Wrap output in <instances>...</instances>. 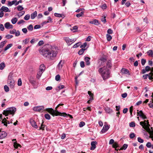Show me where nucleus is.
I'll use <instances>...</instances> for the list:
<instances>
[{
  "mask_svg": "<svg viewBox=\"0 0 153 153\" xmlns=\"http://www.w3.org/2000/svg\"><path fill=\"white\" fill-rule=\"evenodd\" d=\"M39 51L44 56L51 60L56 57L57 55L56 49L50 45H48L47 47L41 49Z\"/></svg>",
  "mask_w": 153,
  "mask_h": 153,
  "instance_id": "nucleus-1",
  "label": "nucleus"
},
{
  "mask_svg": "<svg viewBox=\"0 0 153 153\" xmlns=\"http://www.w3.org/2000/svg\"><path fill=\"white\" fill-rule=\"evenodd\" d=\"M98 72L101 74L104 80L107 79L110 77V73L109 70L105 66L99 68Z\"/></svg>",
  "mask_w": 153,
  "mask_h": 153,
  "instance_id": "nucleus-2",
  "label": "nucleus"
},
{
  "mask_svg": "<svg viewBox=\"0 0 153 153\" xmlns=\"http://www.w3.org/2000/svg\"><path fill=\"white\" fill-rule=\"evenodd\" d=\"M46 110L50 113L53 116H60L64 117H66L68 115L71 118H73L72 116L69 114H67L65 113H61L59 112L58 111H56V112L54 111V110L52 108H46Z\"/></svg>",
  "mask_w": 153,
  "mask_h": 153,
  "instance_id": "nucleus-3",
  "label": "nucleus"
},
{
  "mask_svg": "<svg viewBox=\"0 0 153 153\" xmlns=\"http://www.w3.org/2000/svg\"><path fill=\"white\" fill-rule=\"evenodd\" d=\"M16 108L14 107L8 108L5 110H4L3 114L5 116H7L9 114H12L13 115H14L15 112L16 111Z\"/></svg>",
  "mask_w": 153,
  "mask_h": 153,
  "instance_id": "nucleus-4",
  "label": "nucleus"
},
{
  "mask_svg": "<svg viewBox=\"0 0 153 153\" xmlns=\"http://www.w3.org/2000/svg\"><path fill=\"white\" fill-rule=\"evenodd\" d=\"M143 78L144 79H146L148 76L149 79L150 80H152L153 79V68H152L151 70V72L149 74H145L143 75Z\"/></svg>",
  "mask_w": 153,
  "mask_h": 153,
  "instance_id": "nucleus-5",
  "label": "nucleus"
},
{
  "mask_svg": "<svg viewBox=\"0 0 153 153\" xmlns=\"http://www.w3.org/2000/svg\"><path fill=\"white\" fill-rule=\"evenodd\" d=\"M64 39L66 41V42L68 45H71L72 43L75 41L74 39H70L68 37H65Z\"/></svg>",
  "mask_w": 153,
  "mask_h": 153,
  "instance_id": "nucleus-6",
  "label": "nucleus"
},
{
  "mask_svg": "<svg viewBox=\"0 0 153 153\" xmlns=\"http://www.w3.org/2000/svg\"><path fill=\"white\" fill-rule=\"evenodd\" d=\"M138 110H137V115L141 117L143 119H147V118L146 116L144 114L142 110H140L138 111Z\"/></svg>",
  "mask_w": 153,
  "mask_h": 153,
  "instance_id": "nucleus-7",
  "label": "nucleus"
},
{
  "mask_svg": "<svg viewBox=\"0 0 153 153\" xmlns=\"http://www.w3.org/2000/svg\"><path fill=\"white\" fill-rule=\"evenodd\" d=\"M44 107L43 106H37L33 108V110L34 111H40L44 109Z\"/></svg>",
  "mask_w": 153,
  "mask_h": 153,
  "instance_id": "nucleus-8",
  "label": "nucleus"
},
{
  "mask_svg": "<svg viewBox=\"0 0 153 153\" xmlns=\"http://www.w3.org/2000/svg\"><path fill=\"white\" fill-rule=\"evenodd\" d=\"M28 80L30 83L33 85H35L36 83V81L34 80V77L32 76H30L28 78Z\"/></svg>",
  "mask_w": 153,
  "mask_h": 153,
  "instance_id": "nucleus-9",
  "label": "nucleus"
},
{
  "mask_svg": "<svg viewBox=\"0 0 153 153\" xmlns=\"http://www.w3.org/2000/svg\"><path fill=\"white\" fill-rule=\"evenodd\" d=\"M97 144V142L96 141H92L91 143V147L90 149L91 150H94L96 148V145Z\"/></svg>",
  "mask_w": 153,
  "mask_h": 153,
  "instance_id": "nucleus-10",
  "label": "nucleus"
},
{
  "mask_svg": "<svg viewBox=\"0 0 153 153\" xmlns=\"http://www.w3.org/2000/svg\"><path fill=\"white\" fill-rule=\"evenodd\" d=\"M109 128V127L108 125H104L103 128L101 131V133H103L106 132Z\"/></svg>",
  "mask_w": 153,
  "mask_h": 153,
  "instance_id": "nucleus-11",
  "label": "nucleus"
},
{
  "mask_svg": "<svg viewBox=\"0 0 153 153\" xmlns=\"http://www.w3.org/2000/svg\"><path fill=\"white\" fill-rule=\"evenodd\" d=\"M7 83L9 84V86L11 88H13L14 87L15 85V82L14 80H11L9 82H7Z\"/></svg>",
  "mask_w": 153,
  "mask_h": 153,
  "instance_id": "nucleus-12",
  "label": "nucleus"
},
{
  "mask_svg": "<svg viewBox=\"0 0 153 153\" xmlns=\"http://www.w3.org/2000/svg\"><path fill=\"white\" fill-rule=\"evenodd\" d=\"M0 11L1 12L4 11L5 12H10V10L9 8L4 6H2L0 9Z\"/></svg>",
  "mask_w": 153,
  "mask_h": 153,
  "instance_id": "nucleus-13",
  "label": "nucleus"
},
{
  "mask_svg": "<svg viewBox=\"0 0 153 153\" xmlns=\"http://www.w3.org/2000/svg\"><path fill=\"white\" fill-rule=\"evenodd\" d=\"M5 27L7 29H12L13 27L12 25L10 24L9 22H7L4 24Z\"/></svg>",
  "mask_w": 153,
  "mask_h": 153,
  "instance_id": "nucleus-14",
  "label": "nucleus"
},
{
  "mask_svg": "<svg viewBox=\"0 0 153 153\" xmlns=\"http://www.w3.org/2000/svg\"><path fill=\"white\" fill-rule=\"evenodd\" d=\"M30 123L31 126L33 127L37 128L38 127L37 125L36 122L33 120H30Z\"/></svg>",
  "mask_w": 153,
  "mask_h": 153,
  "instance_id": "nucleus-15",
  "label": "nucleus"
},
{
  "mask_svg": "<svg viewBox=\"0 0 153 153\" xmlns=\"http://www.w3.org/2000/svg\"><path fill=\"white\" fill-rule=\"evenodd\" d=\"M148 122V126H150V125L149 124V122L148 120H145L144 122L141 121L140 122V124L143 127V128H144V127L145 126H146V122Z\"/></svg>",
  "mask_w": 153,
  "mask_h": 153,
  "instance_id": "nucleus-16",
  "label": "nucleus"
},
{
  "mask_svg": "<svg viewBox=\"0 0 153 153\" xmlns=\"http://www.w3.org/2000/svg\"><path fill=\"white\" fill-rule=\"evenodd\" d=\"M64 61H62V60H61L59 62L58 65V68L59 69H61L63 66V65L64 64Z\"/></svg>",
  "mask_w": 153,
  "mask_h": 153,
  "instance_id": "nucleus-17",
  "label": "nucleus"
},
{
  "mask_svg": "<svg viewBox=\"0 0 153 153\" xmlns=\"http://www.w3.org/2000/svg\"><path fill=\"white\" fill-rule=\"evenodd\" d=\"M90 58L88 57H86L85 58V60L86 62V65H89L90 64V62L89 61Z\"/></svg>",
  "mask_w": 153,
  "mask_h": 153,
  "instance_id": "nucleus-18",
  "label": "nucleus"
},
{
  "mask_svg": "<svg viewBox=\"0 0 153 153\" xmlns=\"http://www.w3.org/2000/svg\"><path fill=\"white\" fill-rule=\"evenodd\" d=\"M89 22L91 24H94L96 25H98L99 24L98 20L96 19H94V20L90 21Z\"/></svg>",
  "mask_w": 153,
  "mask_h": 153,
  "instance_id": "nucleus-19",
  "label": "nucleus"
},
{
  "mask_svg": "<svg viewBox=\"0 0 153 153\" xmlns=\"http://www.w3.org/2000/svg\"><path fill=\"white\" fill-rule=\"evenodd\" d=\"M1 122V124H4V126H7V120L6 118H4L2 121L0 120V123Z\"/></svg>",
  "mask_w": 153,
  "mask_h": 153,
  "instance_id": "nucleus-20",
  "label": "nucleus"
},
{
  "mask_svg": "<svg viewBox=\"0 0 153 153\" xmlns=\"http://www.w3.org/2000/svg\"><path fill=\"white\" fill-rule=\"evenodd\" d=\"M122 73L124 74H127L129 73L128 70L125 68H123L121 70Z\"/></svg>",
  "mask_w": 153,
  "mask_h": 153,
  "instance_id": "nucleus-21",
  "label": "nucleus"
},
{
  "mask_svg": "<svg viewBox=\"0 0 153 153\" xmlns=\"http://www.w3.org/2000/svg\"><path fill=\"white\" fill-rule=\"evenodd\" d=\"M107 59L104 57H102L100 59V60L101 61V65H103L106 61Z\"/></svg>",
  "mask_w": 153,
  "mask_h": 153,
  "instance_id": "nucleus-22",
  "label": "nucleus"
},
{
  "mask_svg": "<svg viewBox=\"0 0 153 153\" xmlns=\"http://www.w3.org/2000/svg\"><path fill=\"white\" fill-rule=\"evenodd\" d=\"M105 110L107 113H111L113 112L112 109L108 107L105 108Z\"/></svg>",
  "mask_w": 153,
  "mask_h": 153,
  "instance_id": "nucleus-23",
  "label": "nucleus"
},
{
  "mask_svg": "<svg viewBox=\"0 0 153 153\" xmlns=\"http://www.w3.org/2000/svg\"><path fill=\"white\" fill-rule=\"evenodd\" d=\"M37 12L36 11H35L33 13H32L31 15V18L32 19H34L37 16Z\"/></svg>",
  "mask_w": 153,
  "mask_h": 153,
  "instance_id": "nucleus-24",
  "label": "nucleus"
},
{
  "mask_svg": "<svg viewBox=\"0 0 153 153\" xmlns=\"http://www.w3.org/2000/svg\"><path fill=\"white\" fill-rule=\"evenodd\" d=\"M45 67L44 64L41 65L39 67V71L43 72L45 70Z\"/></svg>",
  "mask_w": 153,
  "mask_h": 153,
  "instance_id": "nucleus-25",
  "label": "nucleus"
},
{
  "mask_svg": "<svg viewBox=\"0 0 153 153\" xmlns=\"http://www.w3.org/2000/svg\"><path fill=\"white\" fill-rule=\"evenodd\" d=\"M17 1L16 0H13L12 1H9L8 2V6H11L12 5L14 4H15V3Z\"/></svg>",
  "mask_w": 153,
  "mask_h": 153,
  "instance_id": "nucleus-26",
  "label": "nucleus"
},
{
  "mask_svg": "<svg viewBox=\"0 0 153 153\" xmlns=\"http://www.w3.org/2000/svg\"><path fill=\"white\" fill-rule=\"evenodd\" d=\"M147 53L149 56L153 57V51L151 50H149L147 52Z\"/></svg>",
  "mask_w": 153,
  "mask_h": 153,
  "instance_id": "nucleus-27",
  "label": "nucleus"
},
{
  "mask_svg": "<svg viewBox=\"0 0 153 153\" xmlns=\"http://www.w3.org/2000/svg\"><path fill=\"white\" fill-rule=\"evenodd\" d=\"M7 42V41L6 40L1 42L0 44V48H2L6 43Z\"/></svg>",
  "mask_w": 153,
  "mask_h": 153,
  "instance_id": "nucleus-28",
  "label": "nucleus"
},
{
  "mask_svg": "<svg viewBox=\"0 0 153 153\" xmlns=\"http://www.w3.org/2000/svg\"><path fill=\"white\" fill-rule=\"evenodd\" d=\"M13 146L16 149L18 148V147H20L21 145L19 144L18 143L16 142H14L13 143Z\"/></svg>",
  "mask_w": 153,
  "mask_h": 153,
  "instance_id": "nucleus-29",
  "label": "nucleus"
},
{
  "mask_svg": "<svg viewBox=\"0 0 153 153\" xmlns=\"http://www.w3.org/2000/svg\"><path fill=\"white\" fill-rule=\"evenodd\" d=\"M13 45L12 44H8L4 48V51H6L10 48Z\"/></svg>",
  "mask_w": 153,
  "mask_h": 153,
  "instance_id": "nucleus-30",
  "label": "nucleus"
},
{
  "mask_svg": "<svg viewBox=\"0 0 153 153\" xmlns=\"http://www.w3.org/2000/svg\"><path fill=\"white\" fill-rule=\"evenodd\" d=\"M43 72L39 71L37 74V75L36 76V78L38 79H39L41 76L42 75V73Z\"/></svg>",
  "mask_w": 153,
  "mask_h": 153,
  "instance_id": "nucleus-31",
  "label": "nucleus"
},
{
  "mask_svg": "<svg viewBox=\"0 0 153 153\" xmlns=\"http://www.w3.org/2000/svg\"><path fill=\"white\" fill-rule=\"evenodd\" d=\"M106 36L107 38V39L108 41H111L112 39V38L111 36L109 35V34H107L106 35Z\"/></svg>",
  "mask_w": 153,
  "mask_h": 153,
  "instance_id": "nucleus-32",
  "label": "nucleus"
},
{
  "mask_svg": "<svg viewBox=\"0 0 153 153\" xmlns=\"http://www.w3.org/2000/svg\"><path fill=\"white\" fill-rule=\"evenodd\" d=\"M18 21V19L16 18H13L11 20V22L13 24L16 23Z\"/></svg>",
  "mask_w": 153,
  "mask_h": 153,
  "instance_id": "nucleus-33",
  "label": "nucleus"
},
{
  "mask_svg": "<svg viewBox=\"0 0 153 153\" xmlns=\"http://www.w3.org/2000/svg\"><path fill=\"white\" fill-rule=\"evenodd\" d=\"M5 66V65L4 63H1L0 64V69L1 70L3 69Z\"/></svg>",
  "mask_w": 153,
  "mask_h": 153,
  "instance_id": "nucleus-34",
  "label": "nucleus"
},
{
  "mask_svg": "<svg viewBox=\"0 0 153 153\" xmlns=\"http://www.w3.org/2000/svg\"><path fill=\"white\" fill-rule=\"evenodd\" d=\"M13 80V79L12 75L11 74H10L8 76L7 82H9L11 80Z\"/></svg>",
  "mask_w": 153,
  "mask_h": 153,
  "instance_id": "nucleus-35",
  "label": "nucleus"
},
{
  "mask_svg": "<svg viewBox=\"0 0 153 153\" xmlns=\"http://www.w3.org/2000/svg\"><path fill=\"white\" fill-rule=\"evenodd\" d=\"M85 50V49H83V48H82L78 52V53L79 55H82L83 53H84V51Z\"/></svg>",
  "mask_w": 153,
  "mask_h": 153,
  "instance_id": "nucleus-36",
  "label": "nucleus"
},
{
  "mask_svg": "<svg viewBox=\"0 0 153 153\" xmlns=\"http://www.w3.org/2000/svg\"><path fill=\"white\" fill-rule=\"evenodd\" d=\"M25 13V11H22L20 12L19 14H17V16H18L19 17H20V16H22Z\"/></svg>",
  "mask_w": 153,
  "mask_h": 153,
  "instance_id": "nucleus-37",
  "label": "nucleus"
},
{
  "mask_svg": "<svg viewBox=\"0 0 153 153\" xmlns=\"http://www.w3.org/2000/svg\"><path fill=\"white\" fill-rule=\"evenodd\" d=\"M27 28L29 30L32 31L33 29V26L32 25H30L27 27Z\"/></svg>",
  "mask_w": 153,
  "mask_h": 153,
  "instance_id": "nucleus-38",
  "label": "nucleus"
},
{
  "mask_svg": "<svg viewBox=\"0 0 153 153\" xmlns=\"http://www.w3.org/2000/svg\"><path fill=\"white\" fill-rule=\"evenodd\" d=\"M81 44V42H78L75 44L73 46L74 48H76L79 46Z\"/></svg>",
  "mask_w": 153,
  "mask_h": 153,
  "instance_id": "nucleus-39",
  "label": "nucleus"
},
{
  "mask_svg": "<svg viewBox=\"0 0 153 153\" xmlns=\"http://www.w3.org/2000/svg\"><path fill=\"white\" fill-rule=\"evenodd\" d=\"M45 118L48 120H49L51 119V117L49 114H45Z\"/></svg>",
  "mask_w": 153,
  "mask_h": 153,
  "instance_id": "nucleus-40",
  "label": "nucleus"
},
{
  "mask_svg": "<svg viewBox=\"0 0 153 153\" xmlns=\"http://www.w3.org/2000/svg\"><path fill=\"white\" fill-rule=\"evenodd\" d=\"M106 65L108 68L111 67V60H108L107 62Z\"/></svg>",
  "mask_w": 153,
  "mask_h": 153,
  "instance_id": "nucleus-41",
  "label": "nucleus"
},
{
  "mask_svg": "<svg viewBox=\"0 0 153 153\" xmlns=\"http://www.w3.org/2000/svg\"><path fill=\"white\" fill-rule=\"evenodd\" d=\"M4 89L5 91L6 92H7L9 91V88L7 85H5L4 86Z\"/></svg>",
  "mask_w": 153,
  "mask_h": 153,
  "instance_id": "nucleus-42",
  "label": "nucleus"
},
{
  "mask_svg": "<svg viewBox=\"0 0 153 153\" xmlns=\"http://www.w3.org/2000/svg\"><path fill=\"white\" fill-rule=\"evenodd\" d=\"M119 146L117 142H115L112 146L113 148H116Z\"/></svg>",
  "mask_w": 153,
  "mask_h": 153,
  "instance_id": "nucleus-43",
  "label": "nucleus"
},
{
  "mask_svg": "<svg viewBox=\"0 0 153 153\" xmlns=\"http://www.w3.org/2000/svg\"><path fill=\"white\" fill-rule=\"evenodd\" d=\"M83 14H84V12H81L80 13L76 14V16L78 18H79L80 17L82 16V15H83Z\"/></svg>",
  "mask_w": 153,
  "mask_h": 153,
  "instance_id": "nucleus-44",
  "label": "nucleus"
},
{
  "mask_svg": "<svg viewBox=\"0 0 153 153\" xmlns=\"http://www.w3.org/2000/svg\"><path fill=\"white\" fill-rule=\"evenodd\" d=\"M30 18V15L29 14L26 15L24 17V19L26 20H28Z\"/></svg>",
  "mask_w": 153,
  "mask_h": 153,
  "instance_id": "nucleus-45",
  "label": "nucleus"
},
{
  "mask_svg": "<svg viewBox=\"0 0 153 153\" xmlns=\"http://www.w3.org/2000/svg\"><path fill=\"white\" fill-rule=\"evenodd\" d=\"M137 141L140 143H143L144 142V140L141 139L140 137H138L137 138Z\"/></svg>",
  "mask_w": 153,
  "mask_h": 153,
  "instance_id": "nucleus-46",
  "label": "nucleus"
},
{
  "mask_svg": "<svg viewBox=\"0 0 153 153\" xmlns=\"http://www.w3.org/2000/svg\"><path fill=\"white\" fill-rule=\"evenodd\" d=\"M85 124V123L83 121L81 122L79 124V127H82L83 126H84Z\"/></svg>",
  "mask_w": 153,
  "mask_h": 153,
  "instance_id": "nucleus-47",
  "label": "nucleus"
},
{
  "mask_svg": "<svg viewBox=\"0 0 153 153\" xmlns=\"http://www.w3.org/2000/svg\"><path fill=\"white\" fill-rule=\"evenodd\" d=\"M17 9L18 11H22L24 9V8L22 6L19 5L17 7Z\"/></svg>",
  "mask_w": 153,
  "mask_h": 153,
  "instance_id": "nucleus-48",
  "label": "nucleus"
},
{
  "mask_svg": "<svg viewBox=\"0 0 153 153\" xmlns=\"http://www.w3.org/2000/svg\"><path fill=\"white\" fill-rule=\"evenodd\" d=\"M54 15L56 17H62V14H60L55 13L54 14Z\"/></svg>",
  "mask_w": 153,
  "mask_h": 153,
  "instance_id": "nucleus-49",
  "label": "nucleus"
},
{
  "mask_svg": "<svg viewBox=\"0 0 153 153\" xmlns=\"http://www.w3.org/2000/svg\"><path fill=\"white\" fill-rule=\"evenodd\" d=\"M60 76L59 74H57L55 76V80L58 81L60 80Z\"/></svg>",
  "mask_w": 153,
  "mask_h": 153,
  "instance_id": "nucleus-50",
  "label": "nucleus"
},
{
  "mask_svg": "<svg viewBox=\"0 0 153 153\" xmlns=\"http://www.w3.org/2000/svg\"><path fill=\"white\" fill-rule=\"evenodd\" d=\"M22 85V82L21 79L20 78L18 79V86H21Z\"/></svg>",
  "mask_w": 153,
  "mask_h": 153,
  "instance_id": "nucleus-51",
  "label": "nucleus"
},
{
  "mask_svg": "<svg viewBox=\"0 0 153 153\" xmlns=\"http://www.w3.org/2000/svg\"><path fill=\"white\" fill-rule=\"evenodd\" d=\"M130 127H134L135 126V123L134 122H131L129 124Z\"/></svg>",
  "mask_w": 153,
  "mask_h": 153,
  "instance_id": "nucleus-52",
  "label": "nucleus"
},
{
  "mask_svg": "<svg viewBox=\"0 0 153 153\" xmlns=\"http://www.w3.org/2000/svg\"><path fill=\"white\" fill-rule=\"evenodd\" d=\"M88 94L90 97V98L92 97L93 98V94L90 91H88Z\"/></svg>",
  "mask_w": 153,
  "mask_h": 153,
  "instance_id": "nucleus-53",
  "label": "nucleus"
},
{
  "mask_svg": "<svg viewBox=\"0 0 153 153\" xmlns=\"http://www.w3.org/2000/svg\"><path fill=\"white\" fill-rule=\"evenodd\" d=\"M146 60L144 59H142L141 60V63L142 65H144L146 63Z\"/></svg>",
  "mask_w": 153,
  "mask_h": 153,
  "instance_id": "nucleus-54",
  "label": "nucleus"
},
{
  "mask_svg": "<svg viewBox=\"0 0 153 153\" xmlns=\"http://www.w3.org/2000/svg\"><path fill=\"white\" fill-rule=\"evenodd\" d=\"M150 103L149 104V106L152 108H153V102L150 101Z\"/></svg>",
  "mask_w": 153,
  "mask_h": 153,
  "instance_id": "nucleus-55",
  "label": "nucleus"
},
{
  "mask_svg": "<svg viewBox=\"0 0 153 153\" xmlns=\"http://www.w3.org/2000/svg\"><path fill=\"white\" fill-rule=\"evenodd\" d=\"M129 111H130V113L131 117H132V111H133V106H131L130 107Z\"/></svg>",
  "mask_w": 153,
  "mask_h": 153,
  "instance_id": "nucleus-56",
  "label": "nucleus"
},
{
  "mask_svg": "<svg viewBox=\"0 0 153 153\" xmlns=\"http://www.w3.org/2000/svg\"><path fill=\"white\" fill-rule=\"evenodd\" d=\"M113 31L110 28L108 29L107 30V33L108 34H111L113 33Z\"/></svg>",
  "mask_w": 153,
  "mask_h": 153,
  "instance_id": "nucleus-57",
  "label": "nucleus"
},
{
  "mask_svg": "<svg viewBox=\"0 0 153 153\" xmlns=\"http://www.w3.org/2000/svg\"><path fill=\"white\" fill-rule=\"evenodd\" d=\"M4 28L3 24H0V30L1 31H3L4 30Z\"/></svg>",
  "mask_w": 153,
  "mask_h": 153,
  "instance_id": "nucleus-58",
  "label": "nucleus"
},
{
  "mask_svg": "<svg viewBox=\"0 0 153 153\" xmlns=\"http://www.w3.org/2000/svg\"><path fill=\"white\" fill-rule=\"evenodd\" d=\"M135 136V134L134 133H131L130 134V137L131 139L133 138Z\"/></svg>",
  "mask_w": 153,
  "mask_h": 153,
  "instance_id": "nucleus-59",
  "label": "nucleus"
},
{
  "mask_svg": "<svg viewBox=\"0 0 153 153\" xmlns=\"http://www.w3.org/2000/svg\"><path fill=\"white\" fill-rule=\"evenodd\" d=\"M13 37V36L12 35H10L9 34L5 36V37L8 39L12 38Z\"/></svg>",
  "mask_w": 153,
  "mask_h": 153,
  "instance_id": "nucleus-60",
  "label": "nucleus"
},
{
  "mask_svg": "<svg viewBox=\"0 0 153 153\" xmlns=\"http://www.w3.org/2000/svg\"><path fill=\"white\" fill-rule=\"evenodd\" d=\"M45 127V126L42 124H42L41 126L40 127H39V130H44V128Z\"/></svg>",
  "mask_w": 153,
  "mask_h": 153,
  "instance_id": "nucleus-61",
  "label": "nucleus"
},
{
  "mask_svg": "<svg viewBox=\"0 0 153 153\" xmlns=\"http://www.w3.org/2000/svg\"><path fill=\"white\" fill-rule=\"evenodd\" d=\"M80 66L81 68H84L85 65L84 62L83 61H81L80 63Z\"/></svg>",
  "mask_w": 153,
  "mask_h": 153,
  "instance_id": "nucleus-62",
  "label": "nucleus"
},
{
  "mask_svg": "<svg viewBox=\"0 0 153 153\" xmlns=\"http://www.w3.org/2000/svg\"><path fill=\"white\" fill-rule=\"evenodd\" d=\"M150 134V137L153 139V131L152 130V131H150L149 133Z\"/></svg>",
  "mask_w": 153,
  "mask_h": 153,
  "instance_id": "nucleus-63",
  "label": "nucleus"
},
{
  "mask_svg": "<svg viewBox=\"0 0 153 153\" xmlns=\"http://www.w3.org/2000/svg\"><path fill=\"white\" fill-rule=\"evenodd\" d=\"M44 43V42L42 40H41V41H40L39 42L38 44V45L39 46H41V45H42Z\"/></svg>",
  "mask_w": 153,
  "mask_h": 153,
  "instance_id": "nucleus-64",
  "label": "nucleus"
}]
</instances>
